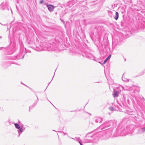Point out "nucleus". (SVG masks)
Instances as JSON below:
<instances>
[{
    "label": "nucleus",
    "instance_id": "nucleus-1",
    "mask_svg": "<svg viewBox=\"0 0 145 145\" xmlns=\"http://www.w3.org/2000/svg\"><path fill=\"white\" fill-rule=\"evenodd\" d=\"M14 124L15 127L18 129L17 131L18 134V137H19L22 133L25 130V128L23 127V125L21 124V122L20 121H18V123H15Z\"/></svg>",
    "mask_w": 145,
    "mask_h": 145
},
{
    "label": "nucleus",
    "instance_id": "nucleus-2",
    "mask_svg": "<svg viewBox=\"0 0 145 145\" xmlns=\"http://www.w3.org/2000/svg\"><path fill=\"white\" fill-rule=\"evenodd\" d=\"M111 125L113 127L115 126L116 122L115 121L111 120L108 122H105L100 126L98 128L99 129H101V130H102L105 129Z\"/></svg>",
    "mask_w": 145,
    "mask_h": 145
},
{
    "label": "nucleus",
    "instance_id": "nucleus-3",
    "mask_svg": "<svg viewBox=\"0 0 145 145\" xmlns=\"http://www.w3.org/2000/svg\"><path fill=\"white\" fill-rule=\"evenodd\" d=\"M123 89L124 90H128L131 91L132 90H133L135 88V87L133 86V87H129L128 86H126L125 87H123Z\"/></svg>",
    "mask_w": 145,
    "mask_h": 145
},
{
    "label": "nucleus",
    "instance_id": "nucleus-4",
    "mask_svg": "<svg viewBox=\"0 0 145 145\" xmlns=\"http://www.w3.org/2000/svg\"><path fill=\"white\" fill-rule=\"evenodd\" d=\"M47 6L48 10L50 12L52 11L55 8L54 7L51 5H47Z\"/></svg>",
    "mask_w": 145,
    "mask_h": 145
},
{
    "label": "nucleus",
    "instance_id": "nucleus-5",
    "mask_svg": "<svg viewBox=\"0 0 145 145\" xmlns=\"http://www.w3.org/2000/svg\"><path fill=\"white\" fill-rule=\"evenodd\" d=\"M120 92V91H118L114 89V93L113 94V97H118Z\"/></svg>",
    "mask_w": 145,
    "mask_h": 145
},
{
    "label": "nucleus",
    "instance_id": "nucleus-6",
    "mask_svg": "<svg viewBox=\"0 0 145 145\" xmlns=\"http://www.w3.org/2000/svg\"><path fill=\"white\" fill-rule=\"evenodd\" d=\"M103 119L100 117H98L96 118L95 119V122L96 123H101Z\"/></svg>",
    "mask_w": 145,
    "mask_h": 145
},
{
    "label": "nucleus",
    "instance_id": "nucleus-7",
    "mask_svg": "<svg viewBox=\"0 0 145 145\" xmlns=\"http://www.w3.org/2000/svg\"><path fill=\"white\" fill-rule=\"evenodd\" d=\"M72 139H73L74 140H75L78 141V142L80 143V145H83L82 144L81 142V141L80 139V138H72Z\"/></svg>",
    "mask_w": 145,
    "mask_h": 145
},
{
    "label": "nucleus",
    "instance_id": "nucleus-8",
    "mask_svg": "<svg viewBox=\"0 0 145 145\" xmlns=\"http://www.w3.org/2000/svg\"><path fill=\"white\" fill-rule=\"evenodd\" d=\"M119 17V14L118 12H116L115 13V15L114 16V18L115 20H117Z\"/></svg>",
    "mask_w": 145,
    "mask_h": 145
},
{
    "label": "nucleus",
    "instance_id": "nucleus-9",
    "mask_svg": "<svg viewBox=\"0 0 145 145\" xmlns=\"http://www.w3.org/2000/svg\"><path fill=\"white\" fill-rule=\"evenodd\" d=\"M144 133L142 128L138 130V134H141Z\"/></svg>",
    "mask_w": 145,
    "mask_h": 145
},
{
    "label": "nucleus",
    "instance_id": "nucleus-10",
    "mask_svg": "<svg viewBox=\"0 0 145 145\" xmlns=\"http://www.w3.org/2000/svg\"><path fill=\"white\" fill-rule=\"evenodd\" d=\"M111 55H109L108 57L103 62V64L105 63L108 60H109L110 58H111Z\"/></svg>",
    "mask_w": 145,
    "mask_h": 145
},
{
    "label": "nucleus",
    "instance_id": "nucleus-11",
    "mask_svg": "<svg viewBox=\"0 0 145 145\" xmlns=\"http://www.w3.org/2000/svg\"><path fill=\"white\" fill-rule=\"evenodd\" d=\"M86 57L88 58H89L91 59H92L93 60H94L93 59V56L91 54H88V55L86 56Z\"/></svg>",
    "mask_w": 145,
    "mask_h": 145
},
{
    "label": "nucleus",
    "instance_id": "nucleus-12",
    "mask_svg": "<svg viewBox=\"0 0 145 145\" xmlns=\"http://www.w3.org/2000/svg\"><path fill=\"white\" fill-rule=\"evenodd\" d=\"M37 103V101L36 103H35L33 104V105H32V106H30L29 107V110H30V109H32L33 107H35V106L36 105Z\"/></svg>",
    "mask_w": 145,
    "mask_h": 145
},
{
    "label": "nucleus",
    "instance_id": "nucleus-13",
    "mask_svg": "<svg viewBox=\"0 0 145 145\" xmlns=\"http://www.w3.org/2000/svg\"><path fill=\"white\" fill-rule=\"evenodd\" d=\"M145 72V71H142L138 75H137L135 76V77H138V76H142Z\"/></svg>",
    "mask_w": 145,
    "mask_h": 145
},
{
    "label": "nucleus",
    "instance_id": "nucleus-14",
    "mask_svg": "<svg viewBox=\"0 0 145 145\" xmlns=\"http://www.w3.org/2000/svg\"><path fill=\"white\" fill-rule=\"evenodd\" d=\"M112 131V129H109L107 130V131H109V132L108 133V135L109 137L107 138H108L110 137L111 134V133Z\"/></svg>",
    "mask_w": 145,
    "mask_h": 145
},
{
    "label": "nucleus",
    "instance_id": "nucleus-15",
    "mask_svg": "<svg viewBox=\"0 0 145 145\" xmlns=\"http://www.w3.org/2000/svg\"><path fill=\"white\" fill-rule=\"evenodd\" d=\"M123 75L124 74H123L122 77V80L124 81H125V82H128V81H129V79H127V78H125L123 76Z\"/></svg>",
    "mask_w": 145,
    "mask_h": 145
},
{
    "label": "nucleus",
    "instance_id": "nucleus-16",
    "mask_svg": "<svg viewBox=\"0 0 145 145\" xmlns=\"http://www.w3.org/2000/svg\"><path fill=\"white\" fill-rule=\"evenodd\" d=\"M109 109L112 111L114 110V108L112 106L110 107Z\"/></svg>",
    "mask_w": 145,
    "mask_h": 145
},
{
    "label": "nucleus",
    "instance_id": "nucleus-17",
    "mask_svg": "<svg viewBox=\"0 0 145 145\" xmlns=\"http://www.w3.org/2000/svg\"><path fill=\"white\" fill-rule=\"evenodd\" d=\"M59 132L60 133H63V134H64V135H65L66 134H67V133H64V132H62V131H59Z\"/></svg>",
    "mask_w": 145,
    "mask_h": 145
},
{
    "label": "nucleus",
    "instance_id": "nucleus-18",
    "mask_svg": "<svg viewBox=\"0 0 145 145\" xmlns=\"http://www.w3.org/2000/svg\"><path fill=\"white\" fill-rule=\"evenodd\" d=\"M44 1L43 0H42L40 1V3L41 4H42V3H44Z\"/></svg>",
    "mask_w": 145,
    "mask_h": 145
},
{
    "label": "nucleus",
    "instance_id": "nucleus-19",
    "mask_svg": "<svg viewBox=\"0 0 145 145\" xmlns=\"http://www.w3.org/2000/svg\"><path fill=\"white\" fill-rule=\"evenodd\" d=\"M142 128V129L143 130V132L144 133V132H145V127H143Z\"/></svg>",
    "mask_w": 145,
    "mask_h": 145
},
{
    "label": "nucleus",
    "instance_id": "nucleus-20",
    "mask_svg": "<svg viewBox=\"0 0 145 145\" xmlns=\"http://www.w3.org/2000/svg\"><path fill=\"white\" fill-rule=\"evenodd\" d=\"M1 8V9H2L3 10H5V9L4 8H2H2Z\"/></svg>",
    "mask_w": 145,
    "mask_h": 145
},
{
    "label": "nucleus",
    "instance_id": "nucleus-21",
    "mask_svg": "<svg viewBox=\"0 0 145 145\" xmlns=\"http://www.w3.org/2000/svg\"><path fill=\"white\" fill-rule=\"evenodd\" d=\"M135 91H133V92H134V93H135Z\"/></svg>",
    "mask_w": 145,
    "mask_h": 145
},
{
    "label": "nucleus",
    "instance_id": "nucleus-22",
    "mask_svg": "<svg viewBox=\"0 0 145 145\" xmlns=\"http://www.w3.org/2000/svg\"><path fill=\"white\" fill-rule=\"evenodd\" d=\"M24 56H23L22 57V58H23L24 57Z\"/></svg>",
    "mask_w": 145,
    "mask_h": 145
},
{
    "label": "nucleus",
    "instance_id": "nucleus-23",
    "mask_svg": "<svg viewBox=\"0 0 145 145\" xmlns=\"http://www.w3.org/2000/svg\"><path fill=\"white\" fill-rule=\"evenodd\" d=\"M1 38H2V37H1H1H0V38H1Z\"/></svg>",
    "mask_w": 145,
    "mask_h": 145
},
{
    "label": "nucleus",
    "instance_id": "nucleus-24",
    "mask_svg": "<svg viewBox=\"0 0 145 145\" xmlns=\"http://www.w3.org/2000/svg\"><path fill=\"white\" fill-rule=\"evenodd\" d=\"M53 131H55V130H53Z\"/></svg>",
    "mask_w": 145,
    "mask_h": 145
}]
</instances>
